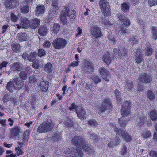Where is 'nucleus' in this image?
<instances>
[{"label": "nucleus", "instance_id": "nucleus-1", "mask_svg": "<svg viewBox=\"0 0 157 157\" xmlns=\"http://www.w3.org/2000/svg\"><path fill=\"white\" fill-rule=\"evenodd\" d=\"M130 103L129 101H125L123 102V104L121 109V112L122 117L119 119V123L120 125L122 127H125L126 125L127 121L124 119L125 116L130 113Z\"/></svg>", "mask_w": 157, "mask_h": 157}, {"label": "nucleus", "instance_id": "nucleus-2", "mask_svg": "<svg viewBox=\"0 0 157 157\" xmlns=\"http://www.w3.org/2000/svg\"><path fill=\"white\" fill-rule=\"evenodd\" d=\"M54 125L53 122L51 120L46 121L39 126L37 131L39 133L47 132L53 129Z\"/></svg>", "mask_w": 157, "mask_h": 157}, {"label": "nucleus", "instance_id": "nucleus-3", "mask_svg": "<svg viewBox=\"0 0 157 157\" xmlns=\"http://www.w3.org/2000/svg\"><path fill=\"white\" fill-rule=\"evenodd\" d=\"M111 126L113 128L114 131L117 133V134L122 137L126 141L129 142L132 139V137L128 132L123 130L119 129L113 124H112Z\"/></svg>", "mask_w": 157, "mask_h": 157}, {"label": "nucleus", "instance_id": "nucleus-4", "mask_svg": "<svg viewBox=\"0 0 157 157\" xmlns=\"http://www.w3.org/2000/svg\"><path fill=\"white\" fill-rule=\"evenodd\" d=\"M73 110L76 111L77 116L80 119H83L86 117V112L81 106H76L75 104L73 103L71 107H69V110Z\"/></svg>", "mask_w": 157, "mask_h": 157}, {"label": "nucleus", "instance_id": "nucleus-5", "mask_svg": "<svg viewBox=\"0 0 157 157\" xmlns=\"http://www.w3.org/2000/svg\"><path fill=\"white\" fill-rule=\"evenodd\" d=\"M72 142L73 144L80 149H81L86 143L82 138L78 136H75L72 139Z\"/></svg>", "mask_w": 157, "mask_h": 157}, {"label": "nucleus", "instance_id": "nucleus-6", "mask_svg": "<svg viewBox=\"0 0 157 157\" xmlns=\"http://www.w3.org/2000/svg\"><path fill=\"white\" fill-rule=\"evenodd\" d=\"M66 44V40L60 38L56 39L53 42L54 47L56 49H60L63 48Z\"/></svg>", "mask_w": 157, "mask_h": 157}, {"label": "nucleus", "instance_id": "nucleus-7", "mask_svg": "<svg viewBox=\"0 0 157 157\" xmlns=\"http://www.w3.org/2000/svg\"><path fill=\"white\" fill-rule=\"evenodd\" d=\"M113 54L114 56L120 57L121 56H126L127 53L126 49L123 47H119L118 48H115L113 50Z\"/></svg>", "mask_w": 157, "mask_h": 157}, {"label": "nucleus", "instance_id": "nucleus-8", "mask_svg": "<svg viewBox=\"0 0 157 157\" xmlns=\"http://www.w3.org/2000/svg\"><path fill=\"white\" fill-rule=\"evenodd\" d=\"M82 69L83 71L88 73L92 72L93 69L92 63L90 61L85 60L83 62Z\"/></svg>", "mask_w": 157, "mask_h": 157}, {"label": "nucleus", "instance_id": "nucleus-9", "mask_svg": "<svg viewBox=\"0 0 157 157\" xmlns=\"http://www.w3.org/2000/svg\"><path fill=\"white\" fill-rule=\"evenodd\" d=\"M138 80L142 83H149L152 81V78L150 75L147 73H144L139 75Z\"/></svg>", "mask_w": 157, "mask_h": 157}, {"label": "nucleus", "instance_id": "nucleus-10", "mask_svg": "<svg viewBox=\"0 0 157 157\" xmlns=\"http://www.w3.org/2000/svg\"><path fill=\"white\" fill-rule=\"evenodd\" d=\"M112 106L109 99L106 98L105 99L103 102L101 104L100 109L101 113L105 112L106 110L111 109Z\"/></svg>", "mask_w": 157, "mask_h": 157}, {"label": "nucleus", "instance_id": "nucleus-11", "mask_svg": "<svg viewBox=\"0 0 157 157\" xmlns=\"http://www.w3.org/2000/svg\"><path fill=\"white\" fill-rule=\"evenodd\" d=\"M19 4V2L16 0H6L5 3L7 9L14 8Z\"/></svg>", "mask_w": 157, "mask_h": 157}, {"label": "nucleus", "instance_id": "nucleus-12", "mask_svg": "<svg viewBox=\"0 0 157 157\" xmlns=\"http://www.w3.org/2000/svg\"><path fill=\"white\" fill-rule=\"evenodd\" d=\"M69 8L67 7H65L62 12L60 19L62 22L65 25L67 23L66 17H68Z\"/></svg>", "mask_w": 157, "mask_h": 157}, {"label": "nucleus", "instance_id": "nucleus-13", "mask_svg": "<svg viewBox=\"0 0 157 157\" xmlns=\"http://www.w3.org/2000/svg\"><path fill=\"white\" fill-rule=\"evenodd\" d=\"M91 34L94 37L98 38L102 36V33L100 28L98 26H94L91 29Z\"/></svg>", "mask_w": 157, "mask_h": 157}, {"label": "nucleus", "instance_id": "nucleus-14", "mask_svg": "<svg viewBox=\"0 0 157 157\" xmlns=\"http://www.w3.org/2000/svg\"><path fill=\"white\" fill-rule=\"evenodd\" d=\"M83 149L87 154L91 155H94L95 153L94 148L90 145L86 143L82 147L81 149Z\"/></svg>", "mask_w": 157, "mask_h": 157}, {"label": "nucleus", "instance_id": "nucleus-15", "mask_svg": "<svg viewBox=\"0 0 157 157\" xmlns=\"http://www.w3.org/2000/svg\"><path fill=\"white\" fill-rule=\"evenodd\" d=\"M13 84L14 89L16 90H20L24 85L23 81L19 80V78L16 77L14 78Z\"/></svg>", "mask_w": 157, "mask_h": 157}, {"label": "nucleus", "instance_id": "nucleus-16", "mask_svg": "<svg viewBox=\"0 0 157 157\" xmlns=\"http://www.w3.org/2000/svg\"><path fill=\"white\" fill-rule=\"evenodd\" d=\"M20 128L18 127L13 128L10 131V138H15L18 136L20 132Z\"/></svg>", "mask_w": 157, "mask_h": 157}, {"label": "nucleus", "instance_id": "nucleus-17", "mask_svg": "<svg viewBox=\"0 0 157 157\" xmlns=\"http://www.w3.org/2000/svg\"><path fill=\"white\" fill-rule=\"evenodd\" d=\"M142 52L140 50L138 49L136 52L135 56V60L138 64H140L143 60V56L142 55Z\"/></svg>", "mask_w": 157, "mask_h": 157}, {"label": "nucleus", "instance_id": "nucleus-18", "mask_svg": "<svg viewBox=\"0 0 157 157\" xmlns=\"http://www.w3.org/2000/svg\"><path fill=\"white\" fill-rule=\"evenodd\" d=\"M23 65L19 62L14 63L12 65L10 68V71L13 72L15 71H21L23 69Z\"/></svg>", "mask_w": 157, "mask_h": 157}, {"label": "nucleus", "instance_id": "nucleus-19", "mask_svg": "<svg viewBox=\"0 0 157 157\" xmlns=\"http://www.w3.org/2000/svg\"><path fill=\"white\" fill-rule=\"evenodd\" d=\"M30 21L27 18H24L21 19V21L20 23V26L19 25H17V27L20 29L21 27L24 28H28L30 27Z\"/></svg>", "mask_w": 157, "mask_h": 157}, {"label": "nucleus", "instance_id": "nucleus-20", "mask_svg": "<svg viewBox=\"0 0 157 157\" xmlns=\"http://www.w3.org/2000/svg\"><path fill=\"white\" fill-rule=\"evenodd\" d=\"M49 83L48 81L44 80L40 82L39 87L41 91L43 92L47 91Z\"/></svg>", "mask_w": 157, "mask_h": 157}, {"label": "nucleus", "instance_id": "nucleus-21", "mask_svg": "<svg viewBox=\"0 0 157 157\" xmlns=\"http://www.w3.org/2000/svg\"><path fill=\"white\" fill-rule=\"evenodd\" d=\"M100 73L103 79L105 81H109V76L107 74V71L106 69L103 67H101L100 70Z\"/></svg>", "mask_w": 157, "mask_h": 157}, {"label": "nucleus", "instance_id": "nucleus-22", "mask_svg": "<svg viewBox=\"0 0 157 157\" xmlns=\"http://www.w3.org/2000/svg\"><path fill=\"white\" fill-rule=\"evenodd\" d=\"M113 57L109 52L105 53L103 56L102 59L107 63H110L113 59Z\"/></svg>", "mask_w": 157, "mask_h": 157}, {"label": "nucleus", "instance_id": "nucleus-23", "mask_svg": "<svg viewBox=\"0 0 157 157\" xmlns=\"http://www.w3.org/2000/svg\"><path fill=\"white\" fill-rule=\"evenodd\" d=\"M17 39L20 42L26 41L28 40L27 34L24 33H19L17 35Z\"/></svg>", "mask_w": 157, "mask_h": 157}, {"label": "nucleus", "instance_id": "nucleus-24", "mask_svg": "<svg viewBox=\"0 0 157 157\" xmlns=\"http://www.w3.org/2000/svg\"><path fill=\"white\" fill-rule=\"evenodd\" d=\"M120 142V139L117 137V136L114 139L111 140L108 144V146L109 147H113L114 146L118 145Z\"/></svg>", "mask_w": 157, "mask_h": 157}, {"label": "nucleus", "instance_id": "nucleus-25", "mask_svg": "<svg viewBox=\"0 0 157 157\" xmlns=\"http://www.w3.org/2000/svg\"><path fill=\"white\" fill-rule=\"evenodd\" d=\"M40 21V19L38 18L32 19L30 21V27L32 28H36L39 25Z\"/></svg>", "mask_w": 157, "mask_h": 157}, {"label": "nucleus", "instance_id": "nucleus-26", "mask_svg": "<svg viewBox=\"0 0 157 157\" xmlns=\"http://www.w3.org/2000/svg\"><path fill=\"white\" fill-rule=\"evenodd\" d=\"M45 8L44 5L38 6L36 9L35 14L36 16L43 14L45 11Z\"/></svg>", "mask_w": 157, "mask_h": 157}, {"label": "nucleus", "instance_id": "nucleus-27", "mask_svg": "<svg viewBox=\"0 0 157 157\" xmlns=\"http://www.w3.org/2000/svg\"><path fill=\"white\" fill-rule=\"evenodd\" d=\"M47 28L46 26H41L39 28L38 33L41 36H46L47 33Z\"/></svg>", "mask_w": 157, "mask_h": 157}, {"label": "nucleus", "instance_id": "nucleus-28", "mask_svg": "<svg viewBox=\"0 0 157 157\" xmlns=\"http://www.w3.org/2000/svg\"><path fill=\"white\" fill-rule=\"evenodd\" d=\"M99 6L101 10L107 8L109 7V3L106 0H100L99 2Z\"/></svg>", "mask_w": 157, "mask_h": 157}, {"label": "nucleus", "instance_id": "nucleus-29", "mask_svg": "<svg viewBox=\"0 0 157 157\" xmlns=\"http://www.w3.org/2000/svg\"><path fill=\"white\" fill-rule=\"evenodd\" d=\"M11 48L14 52H19L20 50V46L19 44L15 43L12 44L11 45Z\"/></svg>", "mask_w": 157, "mask_h": 157}, {"label": "nucleus", "instance_id": "nucleus-30", "mask_svg": "<svg viewBox=\"0 0 157 157\" xmlns=\"http://www.w3.org/2000/svg\"><path fill=\"white\" fill-rule=\"evenodd\" d=\"M61 134L59 132H56L51 137V140L53 141L58 142L61 139Z\"/></svg>", "mask_w": 157, "mask_h": 157}, {"label": "nucleus", "instance_id": "nucleus-31", "mask_svg": "<svg viewBox=\"0 0 157 157\" xmlns=\"http://www.w3.org/2000/svg\"><path fill=\"white\" fill-rule=\"evenodd\" d=\"M101 10L102 13L105 16H109L111 15V9L110 7Z\"/></svg>", "mask_w": 157, "mask_h": 157}, {"label": "nucleus", "instance_id": "nucleus-32", "mask_svg": "<svg viewBox=\"0 0 157 157\" xmlns=\"http://www.w3.org/2000/svg\"><path fill=\"white\" fill-rule=\"evenodd\" d=\"M141 136L145 139H147L151 136V135L150 131L144 129L141 134Z\"/></svg>", "mask_w": 157, "mask_h": 157}, {"label": "nucleus", "instance_id": "nucleus-33", "mask_svg": "<svg viewBox=\"0 0 157 157\" xmlns=\"http://www.w3.org/2000/svg\"><path fill=\"white\" fill-rule=\"evenodd\" d=\"M45 71L48 73H50L52 71V66L50 63L46 64L44 66Z\"/></svg>", "mask_w": 157, "mask_h": 157}, {"label": "nucleus", "instance_id": "nucleus-34", "mask_svg": "<svg viewBox=\"0 0 157 157\" xmlns=\"http://www.w3.org/2000/svg\"><path fill=\"white\" fill-rule=\"evenodd\" d=\"M150 117L153 121H155L157 119V113L156 110H152L150 113Z\"/></svg>", "mask_w": 157, "mask_h": 157}, {"label": "nucleus", "instance_id": "nucleus-35", "mask_svg": "<svg viewBox=\"0 0 157 157\" xmlns=\"http://www.w3.org/2000/svg\"><path fill=\"white\" fill-rule=\"evenodd\" d=\"M59 8H56L54 7H51L50 10V13L49 14V16L50 17H53L54 15L58 13Z\"/></svg>", "mask_w": 157, "mask_h": 157}, {"label": "nucleus", "instance_id": "nucleus-36", "mask_svg": "<svg viewBox=\"0 0 157 157\" xmlns=\"http://www.w3.org/2000/svg\"><path fill=\"white\" fill-rule=\"evenodd\" d=\"M147 118L145 116H141L139 119L137 120V121L138 122V125L140 126H142L143 125L145 122L147 121Z\"/></svg>", "mask_w": 157, "mask_h": 157}, {"label": "nucleus", "instance_id": "nucleus-37", "mask_svg": "<svg viewBox=\"0 0 157 157\" xmlns=\"http://www.w3.org/2000/svg\"><path fill=\"white\" fill-rule=\"evenodd\" d=\"M36 53L35 52H32L28 56V59L29 61L33 62L36 58Z\"/></svg>", "mask_w": 157, "mask_h": 157}, {"label": "nucleus", "instance_id": "nucleus-38", "mask_svg": "<svg viewBox=\"0 0 157 157\" xmlns=\"http://www.w3.org/2000/svg\"><path fill=\"white\" fill-rule=\"evenodd\" d=\"M69 19H71V21H73L75 20L76 12L75 10H71V11H69Z\"/></svg>", "mask_w": 157, "mask_h": 157}, {"label": "nucleus", "instance_id": "nucleus-39", "mask_svg": "<svg viewBox=\"0 0 157 157\" xmlns=\"http://www.w3.org/2000/svg\"><path fill=\"white\" fill-rule=\"evenodd\" d=\"M73 151L74 152L75 155L76 156L82 157L83 155V152L78 148H77L76 149H74Z\"/></svg>", "mask_w": 157, "mask_h": 157}, {"label": "nucleus", "instance_id": "nucleus-40", "mask_svg": "<svg viewBox=\"0 0 157 157\" xmlns=\"http://www.w3.org/2000/svg\"><path fill=\"white\" fill-rule=\"evenodd\" d=\"M30 133V131L29 130L25 131L23 134V138L22 140L24 142H27L28 141V136Z\"/></svg>", "mask_w": 157, "mask_h": 157}, {"label": "nucleus", "instance_id": "nucleus-41", "mask_svg": "<svg viewBox=\"0 0 157 157\" xmlns=\"http://www.w3.org/2000/svg\"><path fill=\"white\" fill-rule=\"evenodd\" d=\"M109 41L111 44L114 45L116 42V40L114 36L112 34H109L108 37Z\"/></svg>", "mask_w": 157, "mask_h": 157}, {"label": "nucleus", "instance_id": "nucleus-42", "mask_svg": "<svg viewBox=\"0 0 157 157\" xmlns=\"http://www.w3.org/2000/svg\"><path fill=\"white\" fill-rule=\"evenodd\" d=\"M6 89L10 92L13 91V89H14L13 83L11 81L9 82L7 84Z\"/></svg>", "mask_w": 157, "mask_h": 157}, {"label": "nucleus", "instance_id": "nucleus-43", "mask_svg": "<svg viewBox=\"0 0 157 157\" xmlns=\"http://www.w3.org/2000/svg\"><path fill=\"white\" fill-rule=\"evenodd\" d=\"M60 25L59 24L55 23L53 25L52 30L55 33H57L60 29Z\"/></svg>", "mask_w": 157, "mask_h": 157}, {"label": "nucleus", "instance_id": "nucleus-44", "mask_svg": "<svg viewBox=\"0 0 157 157\" xmlns=\"http://www.w3.org/2000/svg\"><path fill=\"white\" fill-rule=\"evenodd\" d=\"M27 73L24 71H21L19 74V76L20 78L22 80H25L27 78Z\"/></svg>", "mask_w": 157, "mask_h": 157}, {"label": "nucleus", "instance_id": "nucleus-45", "mask_svg": "<svg viewBox=\"0 0 157 157\" xmlns=\"http://www.w3.org/2000/svg\"><path fill=\"white\" fill-rule=\"evenodd\" d=\"M21 10L23 13H27L29 11V6L26 5L22 6L21 7Z\"/></svg>", "mask_w": 157, "mask_h": 157}, {"label": "nucleus", "instance_id": "nucleus-46", "mask_svg": "<svg viewBox=\"0 0 157 157\" xmlns=\"http://www.w3.org/2000/svg\"><path fill=\"white\" fill-rule=\"evenodd\" d=\"M92 79L95 84H98L101 81V78L97 75L93 76L92 77Z\"/></svg>", "mask_w": 157, "mask_h": 157}, {"label": "nucleus", "instance_id": "nucleus-47", "mask_svg": "<svg viewBox=\"0 0 157 157\" xmlns=\"http://www.w3.org/2000/svg\"><path fill=\"white\" fill-rule=\"evenodd\" d=\"M133 87V85L132 82L129 80L127 81L125 85L126 89H131Z\"/></svg>", "mask_w": 157, "mask_h": 157}, {"label": "nucleus", "instance_id": "nucleus-48", "mask_svg": "<svg viewBox=\"0 0 157 157\" xmlns=\"http://www.w3.org/2000/svg\"><path fill=\"white\" fill-rule=\"evenodd\" d=\"M15 150L16 154L18 156L20 155H22L24 153V152L22 151V149L19 146L16 147Z\"/></svg>", "mask_w": 157, "mask_h": 157}, {"label": "nucleus", "instance_id": "nucleus-49", "mask_svg": "<svg viewBox=\"0 0 157 157\" xmlns=\"http://www.w3.org/2000/svg\"><path fill=\"white\" fill-rule=\"evenodd\" d=\"M139 39V37L137 36H132L130 38L129 41L132 44H135L137 43Z\"/></svg>", "mask_w": 157, "mask_h": 157}, {"label": "nucleus", "instance_id": "nucleus-50", "mask_svg": "<svg viewBox=\"0 0 157 157\" xmlns=\"http://www.w3.org/2000/svg\"><path fill=\"white\" fill-rule=\"evenodd\" d=\"M129 8V6L125 3H123L122 5V9L123 12L125 13L128 11Z\"/></svg>", "mask_w": 157, "mask_h": 157}, {"label": "nucleus", "instance_id": "nucleus-51", "mask_svg": "<svg viewBox=\"0 0 157 157\" xmlns=\"http://www.w3.org/2000/svg\"><path fill=\"white\" fill-rule=\"evenodd\" d=\"M46 54V51L43 49H39L38 52V55L40 57L44 56Z\"/></svg>", "mask_w": 157, "mask_h": 157}, {"label": "nucleus", "instance_id": "nucleus-52", "mask_svg": "<svg viewBox=\"0 0 157 157\" xmlns=\"http://www.w3.org/2000/svg\"><path fill=\"white\" fill-rule=\"evenodd\" d=\"M93 86L94 85L93 84H91L88 83L86 84L85 86L84 90L85 91H91L93 88Z\"/></svg>", "mask_w": 157, "mask_h": 157}, {"label": "nucleus", "instance_id": "nucleus-53", "mask_svg": "<svg viewBox=\"0 0 157 157\" xmlns=\"http://www.w3.org/2000/svg\"><path fill=\"white\" fill-rule=\"evenodd\" d=\"M146 53L148 56H150L151 55L152 53V49L150 46H147L145 48Z\"/></svg>", "mask_w": 157, "mask_h": 157}, {"label": "nucleus", "instance_id": "nucleus-54", "mask_svg": "<svg viewBox=\"0 0 157 157\" xmlns=\"http://www.w3.org/2000/svg\"><path fill=\"white\" fill-rule=\"evenodd\" d=\"M115 93L117 101L118 102H120L121 101V94L119 92L118 90H115Z\"/></svg>", "mask_w": 157, "mask_h": 157}, {"label": "nucleus", "instance_id": "nucleus-55", "mask_svg": "<svg viewBox=\"0 0 157 157\" xmlns=\"http://www.w3.org/2000/svg\"><path fill=\"white\" fill-rule=\"evenodd\" d=\"M153 38L155 39H157V28L156 27H152Z\"/></svg>", "mask_w": 157, "mask_h": 157}, {"label": "nucleus", "instance_id": "nucleus-56", "mask_svg": "<svg viewBox=\"0 0 157 157\" xmlns=\"http://www.w3.org/2000/svg\"><path fill=\"white\" fill-rule=\"evenodd\" d=\"M39 61L37 59L33 63V67L35 69H38L39 67Z\"/></svg>", "mask_w": 157, "mask_h": 157}, {"label": "nucleus", "instance_id": "nucleus-57", "mask_svg": "<svg viewBox=\"0 0 157 157\" xmlns=\"http://www.w3.org/2000/svg\"><path fill=\"white\" fill-rule=\"evenodd\" d=\"M116 30L119 32H121V33H128V32L127 31L125 28L120 27L119 28H117Z\"/></svg>", "mask_w": 157, "mask_h": 157}, {"label": "nucleus", "instance_id": "nucleus-58", "mask_svg": "<svg viewBox=\"0 0 157 157\" xmlns=\"http://www.w3.org/2000/svg\"><path fill=\"white\" fill-rule=\"evenodd\" d=\"M89 125L92 127H94L98 125L97 122L94 119H91L88 122Z\"/></svg>", "mask_w": 157, "mask_h": 157}, {"label": "nucleus", "instance_id": "nucleus-59", "mask_svg": "<svg viewBox=\"0 0 157 157\" xmlns=\"http://www.w3.org/2000/svg\"><path fill=\"white\" fill-rule=\"evenodd\" d=\"M148 97L149 99L151 100H153L155 98L154 94L151 91H149L148 92Z\"/></svg>", "mask_w": 157, "mask_h": 157}, {"label": "nucleus", "instance_id": "nucleus-60", "mask_svg": "<svg viewBox=\"0 0 157 157\" xmlns=\"http://www.w3.org/2000/svg\"><path fill=\"white\" fill-rule=\"evenodd\" d=\"M36 79L33 76H30L29 78V82L30 83L34 84L36 83Z\"/></svg>", "mask_w": 157, "mask_h": 157}, {"label": "nucleus", "instance_id": "nucleus-61", "mask_svg": "<svg viewBox=\"0 0 157 157\" xmlns=\"http://www.w3.org/2000/svg\"><path fill=\"white\" fill-rule=\"evenodd\" d=\"M121 154L123 155H124L127 153V147L125 145H124L123 147L121 149Z\"/></svg>", "mask_w": 157, "mask_h": 157}, {"label": "nucleus", "instance_id": "nucleus-62", "mask_svg": "<svg viewBox=\"0 0 157 157\" xmlns=\"http://www.w3.org/2000/svg\"><path fill=\"white\" fill-rule=\"evenodd\" d=\"M148 2L150 7L157 5V0H148Z\"/></svg>", "mask_w": 157, "mask_h": 157}, {"label": "nucleus", "instance_id": "nucleus-63", "mask_svg": "<svg viewBox=\"0 0 157 157\" xmlns=\"http://www.w3.org/2000/svg\"><path fill=\"white\" fill-rule=\"evenodd\" d=\"M11 20L14 22L16 21L18 19V18L17 16L15 15L13 13H11Z\"/></svg>", "mask_w": 157, "mask_h": 157}, {"label": "nucleus", "instance_id": "nucleus-64", "mask_svg": "<svg viewBox=\"0 0 157 157\" xmlns=\"http://www.w3.org/2000/svg\"><path fill=\"white\" fill-rule=\"evenodd\" d=\"M51 43L48 41H45L43 44V46L45 48H48L51 45Z\"/></svg>", "mask_w": 157, "mask_h": 157}]
</instances>
